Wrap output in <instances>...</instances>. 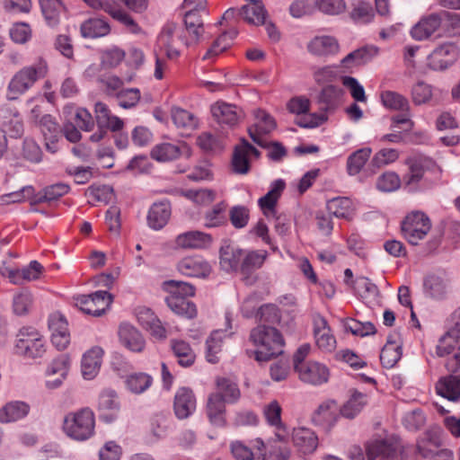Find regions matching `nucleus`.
<instances>
[{
	"label": "nucleus",
	"instance_id": "nucleus-1",
	"mask_svg": "<svg viewBox=\"0 0 460 460\" xmlns=\"http://www.w3.org/2000/svg\"><path fill=\"white\" fill-rule=\"evenodd\" d=\"M249 341L257 349L253 351L257 361H269L283 352L284 339L272 326L259 324L250 332Z\"/></svg>",
	"mask_w": 460,
	"mask_h": 460
},
{
	"label": "nucleus",
	"instance_id": "nucleus-2",
	"mask_svg": "<svg viewBox=\"0 0 460 460\" xmlns=\"http://www.w3.org/2000/svg\"><path fill=\"white\" fill-rule=\"evenodd\" d=\"M94 414L89 408L68 413L64 419L63 429L71 438L78 441L89 439L94 433Z\"/></svg>",
	"mask_w": 460,
	"mask_h": 460
},
{
	"label": "nucleus",
	"instance_id": "nucleus-3",
	"mask_svg": "<svg viewBox=\"0 0 460 460\" xmlns=\"http://www.w3.org/2000/svg\"><path fill=\"white\" fill-rule=\"evenodd\" d=\"M100 65H91L85 71L86 77H96L108 94L115 91V52L113 49L102 50Z\"/></svg>",
	"mask_w": 460,
	"mask_h": 460
},
{
	"label": "nucleus",
	"instance_id": "nucleus-4",
	"mask_svg": "<svg viewBox=\"0 0 460 460\" xmlns=\"http://www.w3.org/2000/svg\"><path fill=\"white\" fill-rule=\"evenodd\" d=\"M46 66L40 64L38 66H25L18 71L9 82L6 98L14 101L20 95L27 92L39 78L45 76Z\"/></svg>",
	"mask_w": 460,
	"mask_h": 460
},
{
	"label": "nucleus",
	"instance_id": "nucleus-5",
	"mask_svg": "<svg viewBox=\"0 0 460 460\" xmlns=\"http://www.w3.org/2000/svg\"><path fill=\"white\" fill-rule=\"evenodd\" d=\"M75 305L84 314L95 317L105 314L113 302V295L107 290H98L88 295H79Z\"/></svg>",
	"mask_w": 460,
	"mask_h": 460
},
{
	"label": "nucleus",
	"instance_id": "nucleus-6",
	"mask_svg": "<svg viewBox=\"0 0 460 460\" xmlns=\"http://www.w3.org/2000/svg\"><path fill=\"white\" fill-rule=\"evenodd\" d=\"M16 352L28 358H41L45 352V342L33 328H23L17 335Z\"/></svg>",
	"mask_w": 460,
	"mask_h": 460
},
{
	"label": "nucleus",
	"instance_id": "nucleus-7",
	"mask_svg": "<svg viewBox=\"0 0 460 460\" xmlns=\"http://www.w3.org/2000/svg\"><path fill=\"white\" fill-rule=\"evenodd\" d=\"M430 228L429 218L420 211L409 214L401 226L404 238L412 245H417L420 240L424 239Z\"/></svg>",
	"mask_w": 460,
	"mask_h": 460
},
{
	"label": "nucleus",
	"instance_id": "nucleus-8",
	"mask_svg": "<svg viewBox=\"0 0 460 460\" xmlns=\"http://www.w3.org/2000/svg\"><path fill=\"white\" fill-rule=\"evenodd\" d=\"M405 448L397 440L376 439L367 445V456L369 460L380 457L381 460H404Z\"/></svg>",
	"mask_w": 460,
	"mask_h": 460
},
{
	"label": "nucleus",
	"instance_id": "nucleus-9",
	"mask_svg": "<svg viewBox=\"0 0 460 460\" xmlns=\"http://www.w3.org/2000/svg\"><path fill=\"white\" fill-rule=\"evenodd\" d=\"M459 56L457 46L447 42L437 47L428 57V65L433 70H445L452 66Z\"/></svg>",
	"mask_w": 460,
	"mask_h": 460
},
{
	"label": "nucleus",
	"instance_id": "nucleus-10",
	"mask_svg": "<svg viewBox=\"0 0 460 460\" xmlns=\"http://www.w3.org/2000/svg\"><path fill=\"white\" fill-rule=\"evenodd\" d=\"M150 155L154 160L158 162H169L182 155L190 157L191 155V150L184 142L177 144L164 142L155 145L152 148Z\"/></svg>",
	"mask_w": 460,
	"mask_h": 460
},
{
	"label": "nucleus",
	"instance_id": "nucleus-11",
	"mask_svg": "<svg viewBox=\"0 0 460 460\" xmlns=\"http://www.w3.org/2000/svg\"><path fill=\"white\" fill-rule=\"evenodd\" d=\"M302 382L320 385L326 383L329 378V369L316 361H309L305 365H298L296 371Z\"/></svg>",
	"mask_w": 460,
	"mask_h": 460
},
{
	"label": "nucleus",
	"instance_id": "nucleus-12",
	"mask_svg": "<svg viewBox=\"0 0 460 460\" xmlns=\"http://www.w3.org/2000/svg\"><path fill=\"white\" fill-rule=\"evenodd\" d=\"M178 271L187 277L207 278L211 273V266L201 256L182 258L177 264Z\"/></svg>",
	"mask_w": 460,
	"mask_h": 460
},
{
	"label": "nucleus",
	"instance_id": "nucleus-13",
	"mask_svg": "<svg viewBox=\"0 0 460 460\" xmlns=\"http://www.w3.org/2000/svg\"><path fill=\"white\" fill-rule=\"evenodd\" d=\"M95 119L98 130L91 136V140L98 142L102 140L109 131H115V118L111 116L108 106L101 102L94 106Z\"/></svg>",
	"mask_w": 460,
	"mask_h": 460
},
{
	"label": "nucleus",
	"instance_id": "nucleus-14",
	"mask_svg": "<svg viewBox=\"0 0 460 460\" xmlns=\"http://www.w3.org/2000/svg\"><path fill=\"white\" fill-rule=\"evenodd\" d=\"M454 325L442 336L437 346V355L445 357L451 354L459 342L460 338V307L452 315Z\"/></svg>",
	"mask_w": 460,
	"mask_h": 460
},
{
	"label": "nucleus",
	"instance_id": "nucleus-15",
	"mask_svg": "<svg viewBox=\"0 0 460 460\" xmlns=\"http://www.w3.org/2000/svg\"><path fill=\"white\" fill-rule=\"evenodd\" d=\"M196 410V397L190 388L181 387L177 390L173 411L179 420H184L190 417Z\"/></svg>",
	"mask_w": 460,
	"mask_h": 460
},
{
	"label": "nucleus",
	"instance_id": "nucleus-16",
	"mask_svg": "<svg viewBox=\"0 0 460 460\" xmlns=\"http://www.w3.org/2000/svg\"><path fill=\"white\" fill-rule=\"evenodd\" d=\"M285 187L286 183L283 180H276L271 183L270 190L263 197L259 199L258 204L263 211L264 216L268 218L276 216V205Z\"/></svg>",
	"mask_w": 460,
	"mask_h": 460
},
{
	"label": "nucleus",
	"instance_id": "nucleus-17",
	"mask_svg": "<svg viewBox=\"0 0 460 460\" xmlns=\"http://www.w3.org/2000/svg\"><path fill=\"white\" fill-rule=\"evenodd\" d=\"M103 353L104 351L101 347L95 346L83 355L81 371L84 379L92 380L97 376L101 368Z\"/></svg>",
	"mask_w": 460,
	"mask_h": 460
},
{
	"label": "nucleus",
	"instance_id": "nucleus-18",
	"mask_svg": "<svg viewBox=\"0 0 460 460\" xmlns=\"http://www.w3.org/2000/svg\"><path fill=\"white\" fill-rule=\"evenodd\" d=\"M120 342L130 351H143L146 341L141 332L133 325L123 323L119 331Z\"/></svg>",
	"mask_w": 460,
	"mask_h": 460
},
{
	"label": "nucleus",
	"instance_id": "nucleus-19",
	"mask_svg": "<svg viewBox=\"0 0 460 460\" xmlns=\"http://www.w3.org/2000/svg\"><path fill=\"white\" fill-rule=\"evenodd\" d=\"M226 403L219 394H210L208 398L206 412L213 426L224 428L226 426Z\"/></svg>",
	"mask_w": 460,
	"mask_h": 460
},
{
	"label": "nucleus",
	"instance_id": "nucleus-20",
	"mask_svg": "<svg viewBox=\"0 0 460 460\" xmlns=\"http://www.w3.org/2000/svg\"><path fill=\"white\" fill-rule=\"evenodd\" d=\"M443 16L440 13H431L422 18L411 30V35L417 40L430 37L442 24Z\"/></svg>",
	"mask_w": 460,
	"mask_h": 460
},
{
	"label": "nucleus",
	"instance_id": "nucleus-21",
	"mask_svg": "<svg viewBox=\"0 0 460 460\" xmlns=\"http://www.w3.org/2000/svg\"><path fill=\"white\" fill-rule=\"evenodd\" d=\"M344 92L343 89L328 84L324 86L316 96V102L322 111H329L335 110L341 102Z\"/></svg>",
	"mask_w": 460,
	"mask_h": 460
},
{
	"label": "nucleus",
	"instance_id": "nucleus-22",
	"mask_svg": "<svg viewBox=\"0 0 460 460\" xmlns=\"http://www.w3.org/2000/svg\"><path fill=\"white\" fill-rule=\"evenodd\" d=\"M339 413L340 408L336 402L328 401L319 405L313 415V421L315 425L329 429L336 423Z\"/></svg>",
	"mask_w": 460,
	"mask_h": 460
},
{
	"label": "nucleus",
	"instance_id": "nucleus-23",
	"mask_svg": "<svg viewBox=\"0 0 460 460\" xmlns=\"http://www.w3.org/2000/svg\"><path fill=\"white\" fill-rule=\"evenodd\" d=\"M292 441L296 449L304 455L312 454L318 446L317 436L306 428L294 429Z\"/></svg>",
	"mask_w": 460,
	"mask_h": 460
},
{
	"label": "nucleus",
	"instance_id": "nucleus-24",
	"mask_svg": "<svg viewBox=\"0 0 460 460\" xmlns=\"http://www.w3.org/2000/svg\"><path fill=\"white\" fill-rule=\"evenodd\" d=\"M175 243L183 249H205L210 246L212 237L200 231H189L179 234Z\"/></svg>",
	"mask_w": 460,
	"mask_h": 460
},
{
	"label": "nucleus",
	"instance_id": "nucleus-25",
	"mask_svg": "<svg viewBox=\"0 0 460 460\" xmlns=\"http://www.w3.org/2000/svg\"><path fill=\"white\" fill-rule=\"evenodd\" d=\"M340 49L339 43L334 37L332 36H316L307 44L308 51L319 57L330 56L338 53Z\"/></svg>",
	"mask_w": 460,
	"mask_h": 460
},
{
	"label": "nucleus",
	"instance_id": "nucleus-26",
	"mask_svg": "<svg viewBox=\"0 0 460 460\" xmlns=\"http://www.w3.org/2000/svg\"><path fill=\"white\" fill-rule=\"evenodd\" d=\"M171 217V205L167 200L154 203L147 215L148 226L155 229H162Z\"/></svg>",
	"mask_w": 460,
	"mask_h": 460
},
{
	"label": "nucleus",
	"instance_id": "nucleus-27",
	"mask_svg": "<svg viewBox=\"0 0 460 460\" xmlns=\"http://www.w3.org/2000/svg\"><path fill=\"white\" fill-rule=\"evenodd\" d=\"M220 265L226 271L234 270L238 268L241 258L242 250L237 248L228 240H224L219 251Z\"/></svg>",
	"mask_w": 460,
	"mask_h": 460
},
{
	"label": "nucleus",
	"instance_id": "nucleus-28",
	"mask_svg": "<svg viewBox=\"0 0 460 460\" xmlns=\"http://www.w3.org/2000/svg\"><path fill=\"white\" fill-rule=\"evenodd\" d=\"M119 376L123 379L126 389L133 394H144L153 384V377L143 372Z\"/></svg>",
	"mask_w": 460,
	"mask_h": 460
},
{
	"label": "nucleus",
	"instance_id": "nucleus-29",
	"mask_svg": "<svg viewBox=\"0 0 460 460\" xmlns=\"http://www.w3.org/2000/svg\"><path fill=\"white\" fill-rule=\"evenodd\" d=\"M248 3L240 10L239 14L243 19L254 25L265 23L267 12L261 0H246Z\"/></svg>",
	"mask_w": 460,
	"mask_h": 460
},
{
	"label": "nucleus",
	"instance_id": "nucleus-30",
	"mask_svg": "<svg viewBox=\"0 0 460 460\" xmlns=\"http://www.w3.org/2000/svg\"><path fill=\"white\" fill-rule=\"evenodd\" d=\"M30 411V405L24 402L13 401L0 408V422L10 423L25 418Z\"/></svg>",
	"mask_w": 460,
	"mask_h": 460
},
{
	"label": "nucleus",
	"instance_id": "nucleus-31",
	"mask_svg": "<svg viewBox=\"0 0 460 460\" xmlns=\"http://www.w3.org/2000/svg\"><path fill=\"white\" fill-rule=\"evenodd\" d=\"M98 414L100 420L111 423L115 418V392L112 389H104L99 396Z\"/></svg>",
	"mask_w": 460,
	"mask_h": 460
},
{
	"label": "nucleus",
	"instance_id": "nucleus-32",
	"mask_svg": "<svg viewBox=\"0 0 460 460\" xmlns=\"http://www.w3.org/2000/svg\"><path fill=\"white\" fill-rule=\"evenodd\" d=\"M407 164L409 171L402 177V184L409 191H416L423 179L425 168L420 160L409 159Z\"/></svg>",
	"mask_w": 460,
	"mask_h": 460
},
{
	"label": "nucleus",
	"instance_id": "nucleus-33",
	"mask_svg": "<svg viewBox=\"0 0 460 460\" xmlns=\"http://www.w3.org/2000/svg\"><path fill=\"white\" fill-rule=\"evenodd\" d=\"M211 113L220 125L233 127L237 123L236 107L226 102H217L211 106Z\"/></svg>",
	"mask_w": 460,
	"mask_h": 460
},
{
	"label": "nucleus",
	"instance_id": "nucleus-34",
	"mask_svg": "<svg viewBox=\"0 0 460 460\" xmlns=\"http://www.w3.org/2000/svg\"><path fill=\"white\" fill-rule=\"evenodd\" d=\"M176 29L177 25L175 23L168 22L164 24L158 37V43L165 50L166 57L169 59H175L180 56V51L174 46Z\"/></svg>",
	"mask_w": 460,
	"mask_h": 460
},
{
	"label": "nucleus",
	"instance_id": "nucleus-35",
	"mask_svg": "<svg viewBox=\"0 0 460 460\" xmlns=\"http://www.w3.org/2000/svg\"><path fill=\"white\" fill-rule=\"evenodd\" d=\"M436 389L442 397L452 402L457 401L460 398V376H448L441 378L438 382Z\"/></svg>",
	"mask_w": 460,
	"mask_h": 460
},
{
	"label": "nucleus",
	"instance_id": "nucleus-36",
	"mask_svg": "<svg viewBox=\"0 0 460 460\" xmlns=\"http://www.w3.org/2000/svg\"><path fill=\"white\" fill-rule=\"evenodd\" d=\"M448 291V282L447 279L436 276L429 275L424 280V292L425 294L437 300L446 298Z\"/></svg>",
	"mask_w": 460,
	"mask_h": 460
},
{
	"label": "nucleus",
	"instance_id": "nucleus-37",
	"mask_svg": "<svg viewBox=\"0 0 460 460\" xmlns=\"http://www.w3.org/2000/svg\"><path fill=\"white\" fill-rule=\"evenodd\" d=\"M252 140L262 148L268 150V157L275 162L280 161L287 155V150L279 142H269L264 137L258 136L252 128L248 129Z\"/></svg>",
	"mask_w": 460,
	"mask_h": 460
},
{
	"label": "nucleus",
	"instance_id": "nucleus-38",
	"mask_svg": "<svg viewBox=\"0 0 460 460\" xmlns=\"http://www.w3.org/2000/svg\"><path fill=\"white\" fill-rule=\"evenodd\" d=\"M6 137L18 139L24 135V122L18 111H13L4 118L2 128Z\"/></svg>",
	"mask_w": 460,
	"mask_h": 460
},
{
	"label": "nucleus",
	"instance_id": "nucleus-39",
	"mask_svg": "<svg viewBox=\"0 0 460 460\" xmlns=\"http://www.w3.org/2000/svg\"><path fill=\"white\" fill-rule=\"evenodd\" d=\"M419 454L430 460H453V455L449 450L438 449V444L431 440H422L417 446Z\"/></svg>",
	"mask_w": 460,
	"mask_h": 460
},
{
	"label": "nucleus",
	"instance_id": "nucleus-40",
	"mask_svg": "<svg viewBox=\"0 0 460 460\" xmlns=\"http://www.w3.org/2000/svg\"><path fill=\"white\" fill-rule=\"evenodd\" d=\"M216 385L217 391L213 394H219L223 401L227 403H235L239 400L241 392L234 381L226 377H217Z\"/></svg>",
	"mask_w": 460,
	"mask_h": 460
},
{
	"label": "nucleus",
	"instance_id": "nucleus-41",
	"mask_svg": "<svg viewBox=\"0 0 460 460\" xmlns=\"http://www.w3.org/2000/svg\"><path fill=\"white\" fill-rule=\"evenodd\" d=\"M367 402V394L353 391L349 399L340 408V414L347 419H353Z\"/></svg>",
	"mask_w": 460,
	"mask_h": 460
},
{
	"label": "nucleus",
	"instance_id": "nucleus-42",
	"mask_svg": "<svg viewBox=\"0 0 460 460\" xmlns=\"http://www.w3.org/2000/svg\"><path fill=\"white\" fill-rule=\"evenodd\" d=\"M165 302L170 309L176 314L193 318L197 314L196 305L183 296H168Z\"/></svg>",
	"mask_w": 460,
	"mask_h": 460
},
{
	"label": "nucleus",
	"instance_id": "nucleus-43",
	"mask_svg": "<svg viewBox=\"0 0 460 460\" xmlns=\"http://www.w3.org/2000/svg\"><path fill=\"white\" fill-rule=\"evenodd\" d=\"M379 52L376 46H364L348 54L342 60L344 66H350L351 64L361 65L370 61Z\"/></svg>",
	"mask_w": 460,
	"mask_h": 460
},
{
	"label": "nucleus",
	"instance_id": "nucleus-44",
	"mask_svg": "<svg viewBox=\"0 0 460 460\" xmlns=\"http://www.w3.org/2000/svg\"><path fill=\"white\" fill-rule=\"evenodd\" d=\"M200 13L202 12L190 9L184 17L186 30L195 42H198L204 33V22Z\"/></svg>",
	"mask_w": 460,
	"mask_h": 460
},
{
	"label": "nucleus",
	"instance_id": "nucleus-45",
	"mask_svg": "<svg viewBox=\"0 0 460 460\" xmlns=\"http://www.w3.org/2000/svg\"><path fill=\"white\" fill-rule=\"evenodd\" d=\"M111 31L110 24L100 18H92L81 25V33L84 38H99L107 35Z\"/></svg>",
	"mask_w": 460,
	"mask_h": 460
},
{
	"label": "nucleus",
	"instance_id": "nucleus-46",
	"mask_svg": "<svg viewBox=\"0 0 460 460\" xmlns=\"http://www.w3.org/2000/svg\"><path fill=\"white\" fill-rule=\"evenodd\" d=\"M41 12L50 27H55L59 23L60 13L64 10L61 0H39Z\"/></svg>",
	"mask_w": 460,
	"mask_h": 460
},
{
	"label": "nucleus",
	"instance_id": "nucleus-47",
	"mask_svg": "<svg viewBox=\"0 0 460 460\" xmlns=\"http://www.w3.org/2000/svg\"><path fill=\"white\" fill-rule=\"evenodd\" d=\"M171 349L181 367H188L194 363L195 354L188 342L181 340H172Z\"/></svg>",
	"mask_w": 460,
	"mask_h": 460
},
{
	"label": "nucleus",
	"instance_id": "nucleus-48",
	"mask_svg": "<svg viewBox=\"0 0 460 460\" xmlns=\"http://www.w3.org/2000/svg\"><path fill=\"white\" fill-rule=\"evenodd\" d=\"M227 222L226 204L219 202L204 214V226L208 228L218 227Z\"/></svg>",
	"mask_w": 460,
	"mask_h": 460
},
{
	"label": "nucleus",
	"instance_id": "nucleus-49",
	"mask_svg": "<svg viewBox=\"0 0 460 460\" xmlns=\"http://www.w3.org/2000/svg\"><path fill=\"white\" fill-rule=\"evenodd\" d=\"M372 153L370 147L360 148L353 152L347 159V172L350 176L360 172Z\"/></svg>",
	"mask_w": 460,
	"mask_h": 460
},
{
	"label": "nucleus",
	"instance_id": "nucleus-50",
	"mask_svg": "<svg viewBox=\"0 0 460 460\" xmlns=\"http://www.w3.org/2000/svg\"><path fill=\"white\" fill-rule=\"evenodd\" d=\"M327 209L330 215L339 218L350 219L352 217V203L349 199L345 197L329 200Z\"/></svg>",
	"mask_w": 460,
	"mask_h": 460
},
{
	"label": "nucleus",
	"instance_id": "nucleus-51",
	"mask_svg": "<svg viewBox=\"0 0 460 460\" xmlns=\"http://www.w3.org/2000/svg\"><path fill=\"white\" fill-rule=\"evenodd\" d=\"M402 357V347L390 339L381 350L380 361L386 368L393 367Z\"/></svg>",
	"mask_w": 460,
	"mask_h": 460
},
{
	"label": "nucleus",
	"instance_id": "nucleus-52",
	"mask_svg": "<svg viewBox=\"0 0 460 460\" xmlns=\"http://www.w3.org/2000/svg\"><path fill=\"white\" fill-rule=\"evenodd\" d=\"M172 119L178 128L193 130L198 126V119L190 111L181 108H172L171 111Z\"/></svg>",
	"mask_w": 460,
	"mask_h": 460
},
{
	"label": "nucleus",
	"instance_id": "nucleus-53",
	"mask_svg": "<svg viewBox=\"0 0 460 460\" xmlns=\"http://www.w3.org/2000/svg\"><path fill=\"white\" fill-rule=\"evenodd\" d=\"M266 251H252L243 258L240 270L242 274L248 275L257 269L261 268L267 258Z\"/></svg>",
	"mask_w": 460,
	"mask_h": 460
},
{
	"label": "nucleus",
	"instance_id": "nucleus-54",
	"mask_svg": "<svg viewBox=\"0 0 460 460\" xmlns=\"http://www.w3.org/2000/svg\"><path fill=\"white\" fill-rule=\"evenodd\" d=\"M221 330H216L211 332L210 336L206 341V358L210 363H217L218 361V354L222 349V336Z\"/></svg>",
	"mask_w": 460,
	"mask_h": 460
},
{
	"label": "nucleus",
	"instance_id": "nucleus-55",
	"mask_svg": "<svg viewBox=\"0 0 460 460\" xmlns=\"http://www.w3.org/2000/svg\"><path fill=\"white\" fill-rule=\"evenodd\" d=\"M22 157L31 163L39 164L42 160V150L39 144L31 137H25L22 144L21 149Z\"/></svg>",
	"mask_w": 460,
	"mask_h": 460
},
{
	"label": "nucleus",
	"instance_id": "nucleus-56",
	"mask_svg": "<svg viewBox=\"0 0 460 460\" xmlns=\"http://www.w3.org/2000/svg\"><path fill=\"white\" fill-rule=\"evenodd\" d=\"M120 79L117 76V101L118 105L129 109L134 107L140 99V92L137 88L119 89V83Z\"/></svg>",
	"mask_w": 460,
	"mask_h": 460
},
{
	"label": "nucleus",
	"instance_id": "nucleus-57",
	"mask_svg": "<svg viewBox=\"0 0 460 460\" xmlns=\"http://www.w3.org/2000/svg\"><path fill=\"white\" fill-rule=\"evenodd\" d=\"M381 101L385 107L394 111L409 110L408 100L399 93L393 91H384L381 93Z\"/></svg>",
	"mask_w": 460,
	"mask_h": 460
},
{
	"label": "nucleus",
	"instance_id": "nucleus-58",
	"mask_svg": "<svg viewBox=\"0 0 460 460\" xmlns=\"http://www.w3.org/2000/svg\"><path fill=\"white\" fill-rule=\"evenodd\" d=\"M350 12L351 19L358 23H368L374 17V10L370 3L365 1H358L352 4Z\"/></svg>",
	"mask_w": 460,
	"mask_h": 460
},
{
	"label": "nucleus",
	"instance_id": "nucleus-59",
	"mask_svg": "<svg viewBox=\"0 0 460 460\" xmlns=\"http://www.w3.org/2000/svg\"><path fill=\"white\" fill-rule=\"evenodd\" d=\"M122 61H125L129 69L134 71L143 64L144 54L140 49L136 48L130 49L128 53L122 49H117V65L120 64Z\"/></svg>",
	"mask_w": 460,
	"mask_h": 460
},
{
	"label": "nucleus",
	"instance_id": "nucleus-60",
	"mask_svg": "<svg viewBox=\"0 0 460 460\" xmlns=\"http://www.w3.org/2000/svg\"><path fill=\"white\" fill-rule=\"evenodd\" d=\"M37 126L40 128L44 139L60 137L61 128L50 114L43 115L37 122Z\"/></svg>",
	"mask_w": 460,
	"mask_h": 460
},
{
	"label": "nucleus",
	"instance_id": "nucleus-61",
	"mask_svg": "<svg viewBox=\"0 0 460 460\" xmlns=\"http://www.w3.org/2000/svg\"><path fill=\"white\" fill-rule=\"evenodd\" d=\"M256 320L261 323L275 324L281 319V314L279 307L274 304H264L261 305L255 314Z\"/></svg>",
	"mask_w": 460,
	"mask_h": 460
},
{
	"label": "nucleus",
	"instance_id": "nucleus-62",
	"mask_svg": "<svg viewBox=\"0 0 460 460\" xmlns=\"http://www.w3.org/2000/svg\"><path fill=\"white\" fill-rule=\"evenodd\" d=\"M164 288L169 293V296H183L187 298L195 294L194 287L184 281L168 280L164 282Z\"/></svg>",
	"mask_w": 460,
	"mask_h": 460
},
{
	"label": "nucleus",
	"instance_id": "nucleus-63",
	"mask_svg": "<svg viewBox=\"0 0 460 460\" xmlns=\"http://www.w3.org/2000/svg\"><path fill=\"white\" fill-rule=\"evenodd\" d=\"M232 168L237 174H246L250 171V162L242 145L234 147L232 157Z\"/></svg>",
	"mask_w": 460,
	"mask_h": 460
},
{
	"label": "nucleus",
	"instance_id": "nucleus-64",
	"mask_svg": "<svg viewBox=\"0 0 460 460\" xmlns=\"http://www.w3.org/2000/svg\"><path fill=\"white\" fill-rule=\"evenodd\" d=\"M256 119L258 122L251 128L255 134H258V136L263 137V135L270 133L276 127L274 119L264 111H258L256 112Z\"/></svg>",
	"mask_w": 460,
	"mask_h": 460
}]
</instances>
